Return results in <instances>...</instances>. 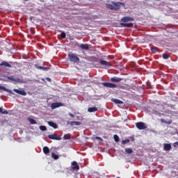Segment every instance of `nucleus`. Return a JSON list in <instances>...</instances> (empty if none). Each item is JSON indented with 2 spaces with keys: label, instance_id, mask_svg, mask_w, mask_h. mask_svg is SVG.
<instances>
[{
  "label": "nucleus",
  "instance_id": "obj_1",
  "mask_svg": "<svg viewBox=\"0 0 178 178\" xmlns=\"http://www.w3.org/2000/svg\"><path fill=\"white\" fill-rule=\"evenodd\" d=\"M111 3L112 4L106 3V8L110 10H119V9H120V5H122V3L112 1Z\"/></svg>",
  "mask_w": 178,
  "mask_h": 178
},
{
  "label": "nucleus",
  "instance_id": "obj_2",
  "mask_svg": "<svg viewBox=\"0 0 178 178\" xmlns=\"http://www.w3.org/2000/svg\"><path fill=\"white\" fill-rule=\"evenodd\" d=\"M99 65L97 64L96 67L99 69H108L110 66H112L110 62L105 60H99Z\"/></svg>",
  "mask_w": 178,
  "mask_h": 178
},
{
  "label": "nucleus",
  "instance_id": "obj_3",
  "mask_svg": "<svg viewBox=\"0 0 178 178\" xmlns=\"http://www.w3.org/2000/svg\"><path fill=\"white\" fill-rule=\"evenodd\" d=\"M68 58L70 62L74 63H79L80 62V58L73 53L68 54Z\"/></svg>",
  "mask_w": 178,
  "mask_h": 178
},
{
  "label": "nucleus",
  "instance_id": "obj_4",
  "mask_svg": "<svg viewBox=\"0 0 178 178\" xmlns=\"http://www.w3.org/2000/svg\"><path fill=\"white\" fill-rule=\"evenodd\" d=\"M136 126L138 130H145L147 129V126H145V123L143 122H139L136 123Z\"/></svg>",
  "mask_w": 178,
  "mask_h": 178
},
{
  "label": "nucleus",
  "instance_id": "obj_5",
  "mask_svg": "<svg viewBox=\"0 0 178 178\" xmlns=\"http://www.w3.org/2000/svg\"><path fill=\"white\" fill-rule=\"evenodd\" d=\"M102 86H104V87H106L107 88H116V87H118L116 84L108 82L103 83Z\"/></svg>",
  "mask_w": 178,
  "mask_h": 178
},
{
  "label": "nucleus",
  "instance_id": "obj_6",
  "mask_svg": "<svg viewBox=\"0 0 178 178\" xmlns=\"http://www.w3.org/2000/svg\"><path fill=\"white\" fill-rule=\"evenodd\" d=\"M7 80H10V81H15V83H22V79L19 78H15L13 76H8Z\"/></svg>",
  "mask_w": 178,
  "mask_h": 178
},
{
  "label": "nucleus",
  "instance_id": "obj_7",
  "mask_svg": "<svg viewBox=\"0 0 178 178\" xmlns=\"http://www.w3.org/2000/svg\"><path fill=\"white\" fill-rule=\"evenodd\" d=\"M121 22L124 23H127V22H134V18L131 17H124L121 19Z\"/></svg>",
  "mask_w": 178,
  "mask_h": 178
},
{
  "label": "nucleus",
  "instance_id": "obj_8",
  "mask_svg": "<svg viewBox=\"0 0 178 178\" xmlns=\"http://www.w3.org/2000/svg\"><path fill=\"white\" fill-rule=\"evenodd\" d=\"M72 169L73 170H80V166L77 163V161H72Z\"/></svg>",
  "mask_w": 178,
  "mask_h": 178
},
{
  "label": "nucleus",
  "instance_id": "obj_9",
  "mask_svg": "<svg viewBox=\"0 0 178 178\" xmlns=\"http://www.w3.org/2000/svg\"><path fill=\"white\" fill-rule=\"evenodd\" d=\"M48 138H49L50 140H62L60 136H56V134L49 135Z\"/></svg>",
  "mask_w": 178,
  "mask_h": 178
},
{
  "label": "nucleus",
  "instance_id": "obj_10",
  "mask_svg": "<svg viewBox=\"0 0 178 178\" xmlns=\"http://www.w3.org/2000/svg\"><path fill=\"white\" fill-rule=\"evenodd\" d=\"M122 80H123V79L118 77V76H114L111 78V81H112V83H119L120 81H122Z\"/></svg>",
  "mask_w": 178,
  "mask_h": 178
},
{
  "label": "nucleus",
  "instance_id": "obj_11",
  "mask_svg": "<svg viewBox=\"0 0 178 178\" xmlns=\"http://www.w3.org/2000/svg\"><path fill=\"white\" fill-rule=\"evenodd\" d=\"M13 91H15V92H16L17 94H19V95H24V96L27 95V93L24 90L14 89Z\"/></svg>",
  "mask_w": 178,
  "mask_h": 178
},
{
  "label": "nucleus",
  "instance_id": "obj_12",
  "mask_svg": "<svg viewBox=\"0 0 178 178\" xmlns=\"http://www.w3.org/2000/svg\"><path fill=\"white\" fill-rule=\"evenodd\" d=\"M120 24L121 27L131 28V27H133V26H134L133 23H123V22H121Z\"/></svg>",
  "mask_w": 178,
  "mask_h": 178
},
{
  "label": "nucleus",
  "instance_id": "obj_13",
  "mask_svg": "<svg viewBox=\"0 0 178 178\" xmlns=\"http://www.w3.org/2000/svg\"><path fill=\"white\" fill-rule=\"evenodd\" d=\"M163 149L164 151H170V149H172V145L169 143L164 144Z\"/></svg>",
  "mask_w": 178,
  "mask_h": 178
},
{
  "label": "nucleus",
  "instance_id": "obj_14",
  "mask_svg": "<svg viewBox=\"0 0 178 178\" xmlns=\"http://www.w3.org/2000/svg\"><path fill=\"white\" fill-rule=\"evenodd\" d=\"M0 66H3L4 67H12V65L6 61H3L0 63Z\"/></svg>",
  "mask_w": 178,
  "mask_h": 178
},
{
  "label": "nucleus",
  "instance_id": "obj_15",
  "mask_svg": "<svg viewBox=\"0 0 178 178\" xmlns=\"http://www.w3.org/2000/svg\"><path fill=\"white\" fill-rule=\"evenodd\" d=\"M48 124L51 127H53V129H58V125L56 124V123H55L54 122L49 121Z\"/></svg>",
  "mask_w": 178,
  "mask_h": 178
},
{
  "label": "nucleus",
  "instance_id": "obj_16",
  "mask_svg": "<svg viewBox=\"0 0 178 178\" xmlns=\"http://www.w3.org/2000/svg\"><path fill=\"white\" fill-rule=\"evenodd\" d=\"M98 111V108L97 107H90L88 108V112L90 113H92V112H97Z\"/></svg>",
  "mask_w": 178,
  "mask_h": 178
},
{
  "label": "nucleus",
  "instance_id": "obj_17",
  "mask_svg": "<svg viewBox=\"0 0 178 178\" xmlns=\"http://www.w3.org/2000/svg\"><path fill=\"white\" fill-rule=\"evenodd\" d=\"M70 126H80L81 124V122H77V121H71L70 122Z\"/></svg>",
  "mask_w": 178,
  "mask_h": 178
},
{
  "label": "nucleus",
  "instance_id": "obj_18",
  "mask_svg": "<svg viewBox=\"0 0 178 178\" xmlns=\"http://www.w3.org/2000/svg\"><path fill=\"white\" fill-rule=\"evenodd\" d=\"M60 106V103H53L51 104V109H56V108H59Z\"/></svg>",
  "mask_w": 178,
  "mask_h": 178
},
{
  "label": "nucleus",
  "instance_id": "obj_19",
  "mask_svg": "<svg viewBox=\"0 0 178 178\" xmlns=\"http://www.w3.org/2000/svg\"><path fill=\"white\" fill-rule=\"evenodd\" d=\"M0 90H3V91H6V92H9V94H13V92L9 89H6L5 86H0Z\"/></svg>",
  "mask_w": 178,
  "mask_h": 178
},
{
  "label": "nucleus",
  "instance_id": "obj_20",
  "mask_svg": "<svg viewBox=\"0 0 178 178\" xmlns=\"http://www.w3.org/2000/svg\"><path fill=\"white\" fill-rule=\"evenodd\" d=\"M79 47L81 48V49H86V51L89 49L88 44H81L79 45Z\"/></svg>",
  "mask_w": 178,
  "mask_h": 178
},
{
  "label": "nucleus",
  "instance_id": "obj_21",
  "mask_svg": "<svg viewBox=\"0 0 178 178\" xmlns=\"http://www.w3.org/2000/svg\"><path fill=\"white\" fill-rule=\"evenodd\" d=\"M111 101H112V102H114V104H123V101L119 100L118 99H112Z\"/></svg>",
  "mask_w": 178,
  "mask_h": 178
},
{
  "label": "nucleus",
  "instance_id": "obj_22",
  "mask_svg": "<svg viewBox=\"0 0 178 178\" xmlns=\"http://www.w3.org/2000/svg\"><path fill=\"white\" fill-rule=\"evenodd\" d=\"M43 152L44 155H48V154H49V147L44 146L43 147Z\"/></svg>",
  "mask_w": 178,
  "mask_h": 178
},
{
  "label": "nucleus",
  "instance_id": "obj_23",
  "mask_svg": "<svg viewBox=\"0 0 178 178\" xmlns=\"http://www.w3.org/2000/svg\"><path fill=\"white\" fill-rule=\"evenodd\" d=\"M72 138V135L70 134H67L63 136V140H70Z\"/></svg>",
  "mask_w": 178,
  "mask_h": 178
},
{
  "label": "nucleus",
  "instance_id": "obj_24",
  "mask_svg": "<svg viewBox=\"0 0 178 178\" xmlns=\"http://www.w3.org/2000/svg\"><path fill=\"white\" fill-rule=\"evenodd\" d=\"M29 122L31 123V124H37V121L33 118H29Z\"/></svg>",
  "mask_w": 178,
  "mask_h": 178
},
{
  "label": "nucleus",
  "instance_id": "obj_25",
  "mask_svg": "<svg viewBox=\"0 0 178 178\" xmlns=\"http://www.w3.org/2000/svg\"><path fill=\"white\" fill-rule=\"evenodd\" d=\"M161 123H166V124H172V120L167 122L164 119H161Z\"/></svg>",
  "mask_w": 178,
  "mask_h": 178
},
{
  "label": "nucleus",
  "instance_id": "obj_26",
  "mask_svg": "<svg viewBox=\"0 0 178 178\" xmlns=\"http://www.w3.org/2000/svg\"><path fill=\"white\" fill-rule=\"evenodd\" d=\"M51 157L53 158V159H55L56 161L57 159H59V156H58L56 154L53 153L51 154Z\"/></svg>",
  "mask_w": 178,
  "mask_h": 178
},
{
  "label": "nucleus",
  "instance_id": "obj_27",
  "mask_svg": "<svg viewBox=\"0 0 178 178\" xmlns=\"http://www.w3.org/2000/svg\"><path fill=\"white\" fill-rule=\"evenodd\" d=\"M0 113H2V115H8L7 111H3V108L0 107Z\"/></svg>",
  "mask_w": 178,
  "mask_h": 178
},
{
  "label": "nucleus",
  "instance_id": "obj_28",
  "mask_svg": "<svg viewBox=\"0 0 178 178\" xmlns=\"http://www.w3.org/2000/svg\"><path fill=\"white\" fill-rule=\"evenodd\" d=\"M125 152L127 154H133V149L131 148L125 149Z\"/></svg>",
  "mask_w": 178,
  "mask_h": 178
},
{
  "label": "nucleus",
  "instance_id": "obj_29",
  "mask_svg": "<svg viewBox=\"0 0 178 178\" xmlns=\"http://www.w3.org/2000/svg\"><path fill=\"white\" fill-rule=\"evenodd\" d=\"M150 49L152 52H154V53L158 52V47H151Z\"/></svg>",
  "mask_w": 178,
  "mask_h": 178
},
{
  "label": "nucleus",
  "instance_id": "obj_30",
  "mask_svg": "<svg viewBox=\"0 0 178 178\" xmlns=\"http://www.w3.org/2000/svg\"><path fill=\"white\" fill-rule=\"evenodd\" d=\"M129 143H130V139H126L122 141V144H123V145L129 144Z\"/></svg>",
  "mask_w": 178,
  "mask_h": 178
},
{
  "label": "nucleus",
  "instance_id": "obj_31",
  "mask_svg": "<svg viewBox=\"0 0 178 178\" xmlns=\"http://www.w3.org/2000/svg\"><path fill=\"white\" fill-rule=\"evenodd\" d=\"M119 136L118 135H114V141H115V143H119Z\"/></svg>",
  "mask_w": 178,
  "mask_h": 178
},
{
  "label": "nucleus",
  "instance_id": "obj_32",
  "mask_svg": "<svg viewBox=\"0 0 178 178\" xmlns=\"http://www.w3.org/2000/svg\"><path fill=\"white\" fill-rule=\"evenodd\" d=\"M40 129L42 131H45L47 130V127L45 126H43V125H41L40 127Z\"/></svg>",
  "mask_w": 178,
  "mask_h": 178
},
{
  "label": "nucleus",
  "instance_id": "obj_33",
  "mask_svg": "<svg viewBox=\"0 0 178 178\" xmlns=\"http://www.w3.org/2000/svg\"><path fill=\"white\" fill-rule=\"evenodd\" d=\"M163 59H169V55L167 54H163Z\"/></svg>",
  "mask_w": 178,
  "mask_h": 178
},
{
  "label": "nucleus",
  "instance_id": "obj_34",
  "mask_svg": "<svg viewBox=\"0 0 178 178\" xmlns=\"http://www.w3.org/2000/svg\"><path fill=\"white\" fill-rule=\"evenodd\" d=\"M60 36L61 38H66V33L65 32H61Z\"/></svg>",
  "mask_w": 178,
  "mask_h": 178
},
{
  "label": "nucleus",
  "instance_id": "obj_35",
  "mask_svg": "<svg viewBox=\"0 0 178 178\" xmlns=\"http://www.w3.org/2000/svg\"><path fill=\"white\" fill-rule=\"evenodd\" d=\"M35 67H36V69H38L39 70H42V66H40L38 65H35Z\"/></svg>",
  "mask_w": 178,
  "mask_h": 178
},
{
  "label": "nucleus",
  "instance_id": "obj_36",
  "mask_svg": "<svg viewBox=\"0 0 178 178\" xmlns=\"http://www.w3.org/2000/svg\"><path fill=\"white\" fill-rule=\"evenodd\" d=\"M42 70L44 72H47V70H49V67H42Z\"/></svg>",
  "mask_w": 178,
  "mask_h": 178
},
{
  "label": "nucleus",
  "instance_id": "obj_37",
  "mask_svg": "<svg viewBox=\"0 0 178 178\" xmlns=\"http://www.w3.org/2000/svg\"><path fill=\"white\" fill-rule=\"evenodd\" d=\"M95 140H99V141H103V139L102 138L99 137V136H96L95 138Z\"/></svg>",
  "mask_w": 178,
  "mask_h": 178
},
{
  "label": "nucleus",
  "instance_id": "obj_38",
  "mask_svg": "<svg viewBox=\"0 0 178 178\" xmlns=\"http://www.w3.org/2000/svg\"><path fill=\"white\" fill-rule=\"evenodd\" d=\"M46 80L47 81H49V83H51V81H52V79H51V78H46Z\"/></svg>",
  "mask_w": 178,
  "mask_h": 178
},
{
  "label": "nucleus",
  "instance_id": "obj_39",
  "mask_svg": "<svg viewBox=\"0 0 178 178\" xmlns=\"http://www.w3.org/2000/svg\"><path fill=\"white\" fill-rule=\"evenodd\" d=\"M178 145V142H175L173 145V147H176Z\"/></svg>",
  "mask_w": 178,
  "mask_h": 178
},
{
  "label": "nucleus",
  "instance_id": "obj_40",
  "mask_svg": "<svg viewBox=\"0 0 178 178\" xmlns=\"http://www.w3.org/2000/svg\"><path fill=\"white\" fill-rule=\"evenodd\" d=\"M70 116L71 118H74V115H73L72 113H70Z\"/></svg>",
  "mask_w": 178,
  "mask_h": 178
}]
</instances>
